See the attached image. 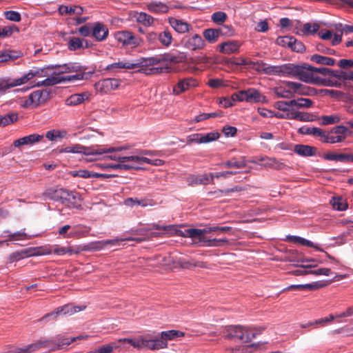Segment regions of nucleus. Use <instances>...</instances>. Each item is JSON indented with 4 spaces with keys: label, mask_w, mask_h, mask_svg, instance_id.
I'll return each instance as SVG.
<instances>
[{
    "label": "nucleus",
    "mask_w": 353,
    "mask_h": 353,
    "mask_svg": "<svg viewBox=\"0 0 353 353\" xmlns=\"http://www.w3.org/2000/svg\"><path fill=\"white\" fill-rule=\"evenodd\" d=\"M50 70L54 71L46 79L38 81L37 86H51L65 81L81 80L84 77L85 69L76 63H68L63 65H50Z\"/></svg>",
    "instance_id": "f257e3e1"
},
{
    "label": "nucleus",
    "mask_w": 353,
    "mask_h": 353,
    "mask_svg": "<svg viewBox=\"0 0 353 353\" xmlns=\"http://www.w3.org/2000/svg\"><path fill=\"white\" fill-rule=\"evenodd\" d=\"M49 70V66L43 68H33L19 78L0 79V92L25 84L34 77H48L50 75Z\"/></svg>",
    "instance_id": "f03ea898"
},
{
    "label": "nucleus",
    "mask_w": 353,
    "mask_h": 353,
    "mask_svg": "<svg viewBox=\"0 0 353 353\" xmlns=\"http://www.w3.org/2000/svg\"><path fill=\"white\" fill-rule=\"evenodd\" d=\"M208 233V228L204 229L190 228L185 230L184 232H183L182 236L193 239H198L203 245L208 247H219L223 243L228 242L227 239H208L205 236Z\"/></svg>",
    "instance_id": "7ed1b4c3"
},
{
    "label": "nucleus",
    "mask_w": 353,
    "mask_h": 353,
    "mask_svg": "<svg viewBox=\"0 0 353 353\" xmlns=\"http://www.w3.org/2000/svg\"><path fill=\"white\" fill-rule=\"evenodd\" d=\"M295 78L312 84H321L323 79L313 72V66L310 65H301L298 66Z\"/></svg>",
    "instance_id": "20e7f679"
},
{
    "label": "nucleus",
    "mask_w": 353,
    "mask_h": 353,
    "mask_svg": "<svg viewBox=\"0 0 353 353\" xmlns=\"http://www.w3.org/2000/svg\"><path fill=\"white\" fill-rule=\"evenodd\" d=\"M225 336L230 339H238L243 343H248L255 337V333L241 325H231L227 328Z\"/></svg>",
    "instance_id": "39448f33"
},
{
    "label": "nucleus",
    "mask_w": 353,
    "mask_h": 353,
    "mask_svg": "<svg viewBox=\"0 0 353 353\" xmlns=\"http://www.w3.org/2000/svg\"><path fill=\"white\" fill-rule=\"evenodd\" d=\"M119 150V148H114V147H110L108 148L91 149L77 144L73 146H68L65 148L64 149L62 150V152L66 153H82L86 156H93L101 155L103 154H106V152H112Z\"/></svg>",
    "instance_id": "423d86ee"
},
{
    "label": "nucleus",
    "mask_w": 353,
    "mask_h": 353,
    "mask_svg": "<svg viewBox=\"0 0 353 353\" xmlns=\"http://www.w3.org/2000/svg\"><path fill=\"white\" fill-rule=\"evenodd\" d=\"M85 306H74L72 304H67L61 307H59L53 312L48 313L43 316V321H48L49 320L56 319L59 316H70L78 312L82 311Z\"/></svg>",
    "instance_id": "0eeeda50"
},
{
    "label": "nucleus",
    "mask_w": 353,
    "mask_h": 353,
    "mask_svg": "<svg viewBox=\"0 0 353 353\" xmlns=\"http://www.w3.org/2000/svg\"><path fill=\"white\" fill-rule=\"evenodd\" d=\"M47 93L42 90H36L28 95V97H23L19 101V104L24 108H34L46 102Z\"/></svg>",
    "instance_id": "6e6552de"
},
{
    "label": "nucleus",
    "mask_w": 353,
    "mask_h": 353,
    "mask_svg": "<svg viewBox=\"0 0 353 353\" xmlns=\"http://www.w3.org/2000/svg\"><path fill=\"white\" fill-rule=\"evenodd\" d=\"M234 99L238 101H246L249 103H265L267 101L265 96L262 95L255 88H249L234 93Z\"/></svg>",
    "instance_id": "1a4fd4ad"
},
{
    "label": "nucleus",
    "mask_w": 353,
    "mask_h": 353,
    "mask_svg": "<svg viewBox=\"0 0 353 353\" xmlns=\"http://www.w3.org/2000/svg\"><path fill=\"white\" fill-rule=\"evenodd\" d=\"M83 336H77L72 338H66L63 336H57L52 339L43 340V341L48 342L45 348H48L51 351H56L57 350L63 349L66 347L68 345L71 344L73 341L77 339H82Z\"/></svg>",
    "instance_id": "9d476101"
},
{
    "label": "nucleus",
    "mask_w": 353,
    "mask_h": 353,
    "mask_svg": "<svg viewBox=\"0 0 353 353\" xmlns=\"http://www.w3.org/2000/svg\"><path fill=\"white\" fill-rule=\"evenodd\" d=\"M49 196L55 200L61 201L62 203H75L76 199L78 198L77 193L70 192L69 190L63 188L57 189L52 192H49Z\"/></svg>",
    "instance_id": "9b49d317"
},
{
    "label": "nucleus",
    "mask_w": 353,
    "mask_h": 353,
    "mask_svg": "<svg viewBox=\"0 0 353 353\" xmlns=\"http://www.w3.org/2000/svg\"><path fill=\"white\" fill-rule=\"evenodd\" d=\"M114 37L123 46L137 47L140 44V39L134 37L132 32L128 30L116 32Z\"/></svg>",
    "instance_id": "f8f14e48"
},
{
    "label": "nucleus",
    "mask_w": 353,
    "mask_h": 353,
    "mask_svg": "<svg viewBox=\"0 0 353 353\" xmlns=\"http://www.w3.org/2000/svg\"><path fill=\"white\" fill-rule=\"evenodd\" d=\"M199 85L198 81L193 77H187L181 79L177 83L174 85L172 93L174 95H179L191 88L197 87Z\"/></svg>",
    "instance_id": "ddd939ff"
},
{
    "label": "nucleus",
    "mask_w": 353,
    "mask_h": 353,
    "mask_svg": "<svg viewBox=\"0 0 353 353\" xmlns=\"http://www.w3.org/2000/svg\"><path fill=\"white\" fill-rule=\"evenodd\" d=\"M42 248H32L28 249H24L21 251H17L12 253L9 256V260L11 262L19 261L27 256H37V255H43V254H50L51 251L48 250L46 252H41Z\"/></svg>",
    "instance_id": "4468645a"
},
{
    "label": "nucleus",
    "mask_w": 353,
    "mask_h": 353,
    "mask_svg": "<svg viewBox=\"0 0 353 353\" xmlns=\"http://www.w3.org/2000/svg\"><path fill=\"white\" fill-rule=\"evenodd\" d=\"M182 43L185 48L192 51L201 50L205 46L204 40L198 34L185 37L182 39Z\"/></svg>",
    "instance_id": "2eb2a0df"
},
{
    "label": "nucleus",
    "mask_w": 353,
    "mask_h": 353,
    "mask_svg": "<svg viewBox=\"0 0 353 353\" xmlns=\"http://www.w3.org/2000/svg\"><path fill=\"white\" fill-rule=\"evenodd\" d=\"M274 117L279 119H295L300 121H312V115L307 112L296 111L278 112Z\"/></svg>",
    "instance_id": "dca6fc26"
},
{
    "label": "nucleus",
    "mask_w": 353,
    "mask_h": 353,
    "mask_svg": "<svg viewBox=\"0 0 353 353\" xmlns=\"http://www.w3.org/2000/svg\"><path fill=\"white\" fill-rule=\"evenodd\" d=\"M299 65L286 63L281 65H273L272 75L295 78Z\"/></svg>",
    "instance_id": "f3484780"
},
{
    "label": "nucleus",
    "mask_w": 353,
    "mask_h": 353,
    "mask_svg": "<svg viewBox=\"0 0 353 353\" xmlns=\"http://www.w3.org/2000/svg\"><path fill=\"white\" fill-rule=\"evenodd\" d=\"M120 81L117 79H105L95 83V89L102 93H108L119 88Z\"/></svg>",
    "instance_id": "a211bd4d"
},
{
    "label": "nucleus",
    "mask_w": 353,
    "mask_h": 353,
    "mask_svg": "<svg viewBox=\"0 0 353 353\" xmlns=\"http://www.w3.org/2000/svg\"><path fill=\"white\" fill-rule=\"evenodd\" d=\"M48 342L39 340L23 347H15L10 350L8 353H34L41 348H45Z\"/></svg>",
    "instance_id": "6ab92c4d"
},
{
    "label": "nucleus",
    "mask_w": 353,
    "mask_h": 353,
    "mask_svg": "<svg viewBox=\"0 0 353 353\" xmlns=\"http://www.w3.org/2000/svg\"><path fill=\"white\" fill-rule=\"evenodd\" d=\"M122 159H123V162L120 165L122 170H141L143 168L141 167L139 156H123Z\"/></svg>",
    "instance_id": "aec40b11"
},
{
    "label": "nucleus",
    "mask_w": 353,
    "mask_h": 353,
    "mask_svg": "<svg viewBox=\"0 0 353 353\" xmlns=\"http://www.w3.org/2000/svg\"><path fill=\"white\" fill-rule=\"evenodd\" d=\"M168 22L171 27L179 34H185L192 30V26L183 20L170 17Z\"/></svg>",
    "instance_id": "412c9836"
},
{
    "label": "nucleus",
    "mask_w": 353,
    "mask_h": 353,
    "mask_svg": "<svg viewBox=\"0 0 353 353\" xmlns=\"http://www.w3.org/2000/svg\"><path fill=\"white\" fill-rule=\"evenodd\" d=\"M43 138V135L38 134H32L28 136L23 137L14 141V147H20L21 145H33L40 142Z\"/></svg>",
    "instance_id": "4be33fe9"
},
{
    "label": "nucleus",
    "mask_w": 353,
    "mask_h": 353,
    "mask_svg": "<svg viewBox=\"0 0 353 353\" xmlns=\"http://www.w3.org/2000/svg\"><path fill=\"white\" fill-rule=\"evenodd\" d=\"M92 37L98 41L106 39L108 36V28L101 23H96L92 27Z\"/></svg>",
    "instance_id": "5701e85b"
},
{
    "label": "nucleus",
    "mask_w": 353,
    "mask_h": 353,
    "mask_svg": "<svg viewBox=\"0 0 353 353\" xmlns=\"http://www.w3.org/2000/svg\"><path fill=\"white\" fill-rule=\"evenodd\" d=\"M241 43L238 41H229L219 45V51L223 54H232L239 52Z\"/></svg>",
    "instance_id": "b1692460"
},
{
    "label": "nucleus",
    "mask_w": 353,
    "mask_h": 353,
    "mask_svg": "<svg viewBox=\"0 0 353 353\" xmlns=\"http://www.w3.org/2000/svg\"><path fill=\"white\" fill-rule=\"evenodd\" d=\"M187 182L189 185L212 183L210 174L191 175L187 178Z\"/></svg>",
    "instance_id": "393cba45"
},
{
    "label": "nucleus",
    "mask_w": 353,
    "mask_h": 353,
    "mask_svg": "<svg viewBox=\"0 0 353 353\" xmlns=\"http://www.w3.org/2000/svg\"><path fill=\"white\" fill-rule=\"evenodd\" d=\"M124 204L128 207H134L135 205H139L141 207H147L153 205V201L149 198L144 197L139 199L137 197L134 198H128L125 199Z\"/></svg>",
    "instance_id": "a878e982"
},
{
    "label": "nucleus",
    "mask_w": 353,
    "mask_h": 353,
    "mask_svg": "<svg viewBox=\"0 0 353 353\" xmlns=\"http://www.w3.org/2000/svg\"><path fill=\"white\" fill-rule=\"evenodd\" d=\"M249 68L253 69L259 72L272 75L273 73V65H268L262 61L250 63Z\"/></svg>",
    "instance_id": "bb28decb"
},
{
    "label": "nucleus",
    "mask_w": 353,
    "mask_h": 353,
    "mask_svg": "<svg viewBox=\"0 0 353 353\" xmlns=\"http://www.w3.org/2000/svg\"><path fill=\"white\" fill-rule=\"evenodd\" d=\"M146 8L150 12L162 14L168 12L170 7L161 1H154L146 4Z\"/></svg>",
    "instance_id": "cd10ccee"
},
{
    "label": "nucleus",
    "mask_w": 353,
    "mask_h": 353,
    "mask_svg": "<svg viewBox=\"0 0 353 353\" xmlns=\"http://www.w3.org/2000/svg\"><path fill=\"white\" fill-rule=\"evenodd\" d=\"M143 348L152 350L165 348L168 345V344L165 343L163 340H161V339H146L143 338Z\"/></svg>",
    "instance_id": "c85d7f7f"
},
{
    "label": "nucleus",
    "mask_w": 353,
    "mask_h": 353,
    "mask_svg": "<svg viewBox=\"0 0 353 353\" xmlns=\"http://www.w3.org/2000/svg\"><path fill=\"white\" fill-rule=\"evenodd\" d=\"M294 151L301 157H312L315 154L316 148L307 145L297 144L294 146Z\"/></svg>",
    "instance_id": "c756f323"
},
{
    "label": "nucleus",
    "mask_w": 353,
    "mask_h": 353,
    "mask_svg": "<svg viewBox=\"0 0 353 353\" xmlns=\"http://www.w3.org/2000/svg\"><path fill=\"white\" fill-rule=\"evenodd\" d=\"M167 59L163 57H151L148 58H141L137 60V68L141 66H149L159 64Z\"/></svg>",
    "instance_id": "7c9ffc66"
},
{
    "label": "nucleus",
    "mask_w": 353,
    "mask_h": 353,
    "mask_svg": "<svg viewBox=\"0 0 353 353\" xmlns=\"http://www.w3.org/2000/svg\"><path fill=\"white\" fill-rule=\"evenodd\" d=\"M135 21L144 26L148 27L153 25L154 19L146 12H136L134 15Z\"/></svg>",
    "instance_id": "2f4dec72"
},
{
    "label": "nucleus",
    "mask_w": 353,
    "mask_h": 353,
    "mask_svg": "<svg viewBox=\"0 0 353 353\" xmlns=\"http://www.w3.org/2000/svg\"><path fill=\"white\" fill-rule=\"evenodd\" d=\"M68 48L71 51H74L83 48H88V42L86 40L78 37H72L68 43Z\"/></svg>",
    "instance_id": "473e14b6"
},
{
    "label": "nucleus",
    "mask_w": 353,
    "mask_h": 353,
    "mask_svg": "<svg viewBox=\"0 0 353 353\" xmlns=\"http://www.w3.org/2000/svg\"><path fill=\"white\" fill-rule=\"evenodd\" d=\"M259 161H263V163L262 164L263 166L265 168H270L276 170H281L285 167V165L283 163L278 161L275 158L272 157H262L259 159Z\"/></svg>",
    "instance_id": "72a5a7b5"
},
{
    "label": "nucleus",
    "mask_w": 353,
    "mask_h": 353,
    "mask_svg": "<svg viewBox=\"0 0 353 353\" xmlns=\"http://www.w3.org/2000/svg\"><path fill=\"white\" fill-rule=\"evenodd\" d=\"M137 68V61L136 62H123L119 61L117 63H113L107 66V69L108 70L117 71L118 69L126 68V69H134Z\"/></svg>",
    "instance_id": "f704fd0d"
},
{
    "label": "nucleus",
    "mask_w": 353,
    "mask_h": 353,
    "mask_svg": "<svg viewBox=\"0 0 353 353\" xmlns=\"http://www.w3.org/2000/svg\"><path fill=\"white\" fill-rule=\"evenodd\" d=\"M125 241H134L137 243H140L143 241V238H135V237H131V236H128V237H124V238H115L113 239L102 241L101 242V243L103 245H119L121 242Z\"/></svg>",
    "instance_id": "c9c22d12"
},
{
    "label": "nucleus",
    "mask_w": 353,
    "mask_h": 353,
    "mask_svg": "<svg viewBox=\"0 0 353 353\" xmlns=\"http://www.w3.org/2000/svg\"><path fill=\"white\" fill-rule=\"evenodd\" d=\"M22 53L18 51L8 50L0 52V63L6 62L8 61H14L21 57Z\"/></svg>",
    "instance_id": "e433bc0d"
},
{
    "label": "nucleus",
    "mask_w": 353,
    "mask_h": 353,
    "mask_svg": "<svg viewBox=\"0 0 353 353\" xmlns=\"http://www.w3.org/2000/svg\"><path fill=\"white\" fill-rule=\"evenodd\" d=\"M59 12L61 15L73 14L80 15L83 13V8H81L80 6H74L68 7L67 6H61L59 8Z\"/></svg>",
    "instance_id": "4c0bfd02"
},
{
    "label": "nucleus",
    "mask_w": 353,
    "mask_h": 353,
    "mask_svg": "<svg viewBox=\"0 0 353 353\" xmlns=\"http://www.w3.org/2000/svg\"><path fill=\"white\" fill-rule=\"evenodd\" d=\"M184 336V333L178 330H171L162 332L161 333V340H163L167 343V341L173 340L174 339Z\"/></svg>",
    "instance_id": "58836bf2"
},
{
    "label": "nucleus",
    "mask_w": 353,
    "mask_h": 353,
    "mask_svg": "<svg viewBox=\"0 0 353 353\" xmlns=\"http://www.w3.org/2000/svg\"><path fill=\"white\" fill-rule=\"evenodd\" d=\"M8 234L6 236L8 237V241H22L26 239H31L35 235H28L24 232V230L17 231L14 233L8 232Z\"/></svg>",
    "instance_id": "ea45409f"
},
{
    "label": "nucleus",
    "mask_w": 353,
    "mask_h": 353,
    "mask_svg": "<svg viewBox=\"0 0 353 353\" xmlns=\"http://www.w3.org/2000/svg\"><path fill=\"white\" fill-rule=\"evenodd\" d=\"M310 60L319 64L325 65H334L335 60L332 58L321 56L319 54H314L310 57Z\"/></svg>",
    "instance_id": "a19ab883"
},
{
    "label": "nucleus",
    "mask_w": 353,
    "mask_h": 353,
    "mask_svg": "<svg viewBox=\"0 0 353 353\" xmlns=\"http://www.w3.org/2000/svg\"><path fill=\"white\" fill-rule=\"evenodd\" d=\"M172 36L170 31L164 30L159 34V41L160 43L164 47H169L172 42Z\"/></svg>",
    "instance_id": "79ce46f5"
},
{
    "label": "nucleus",
    "mask_w": 353,
    "mask_h": 353,
    "mask_svg": "<svg viewBox=\"0 0 353 353\" xmlns=\"http://www.w3.org/2000/svg\"><path fill=\"white\" fill-rule=\"evenodd\" d=\"M222 167L243 168L246 166V162L243 159H232L221 163Z\"/></svg>",
    "instance_id": "37998d69"
},
{
    "label": "nucleus",
    "mask_w": 353,
    "mask_h": 353,
    "mask_svg": "<svg viewBox=\"0 0 353 353\" xmlns=\"http://www.w3.org/2000/svg\"><path fill=\"white\" fill-rule=\"evenodd\" d=\"M85 96L84 93L72 94L66 99L65 103L70 106L79 105L84 101Z\"/></svg>",
    "instance_id": "c03bdc74"
},
{
    "label": "nucleus",
    "mask_w": 353,
    "mask_h": 353,
    "mask_svg": "<svg viewBox=\"0 0 353 353\" xmlns=\"http://www.w3.org/2000/svg\"><path fill=\"white\" fill-rule=\"evenodd\" d=\"M67 136V132L64 130L61 131L59 130H52L46 132V138L52 141H57V139L65 138Z\"/></svg>",
    "instance_id": "a18cd8bd"
},
{
    "label": "nucleus",
    "mask_w": 353,
    "mask_h": 353,
    "mask_svg": "<svg viewBox=\"0 0 353 353\" xmlns=\"http://www.w3.org/2000/svg\"><path fill=\"white\" fill-rule=\"evenodd\" d=\"M334 209L343 211L347 208V204L346 201L341 197H333L330 201Z\"/></svg>",
    "instance_id": "49530a36"
},
{
    "label": "nucleus",
    "mask_w": 353,
    "mask_h": 353,
    "mask_svg": "<svg viewBox=\"0 0 353 353\" xmlns=\"http://www.w3.org/2000/svg\"><path fill=\"white\" fill-rule=\"evenodd\" d=\"M219 31L216 29H207L203 32L205 39L210 43H214L219 37Z\"/></svg>",
    "instance_id": "de8ad7c7"
},
{
    "label": "nucleus",
    "mask_w": 353,
    "mask_h": 353,
    "mask_svg": "<svg viewBox=\"0 0 353 353\" xmlns=\"http://www.w3.org/2000/svg\"><path fill=\"white\" fill-rule=\"evenodd\" d=\"M290 103L293 104L294 107L307 108L312 106V101L307 98H299L291 100Z\"/></svg>",
    "instance_id": "09e8293b"
},
{
    "label": "nucleus",
    "mask_w": 353,
    "mask_h": 353,
    "mask_svg": "<svg viewBox=\"0 0 353 353\" xmlns=\"http://www.w3.org/2000/svg\"><path fill=\"white\" fill-rule=\"evenodd\" d=\"M243 190V188L240 186H235L232 188H228V189H225V190H217L214 192H209L208 194L209 195H214L216 197H219L223 195H226L230 192H240V191H242Z\"/></svg>",
    "instance_id": "8fccbe9b"
},
{
    "label": "nucleus",
    "mask_w": 353,
    "mask_h": 353,
    "mask_svg": "<svg viewBox=\"0 0 353 353\" xmlns=\"http://www.w3.org/2000/svg\"><path fill=\"white\" fill-rule=\"evenodd\" d=\"M274 107L278 109L280 112H288V111H296L293 104L290 103V101H277L274 104Z\"/></svg>",
    "instance_id": "3c124183"
},
{
    "label": "nucleus",
    "mask_w": 353,
    "mask_h": 353,
    "mask_svg": "<svg viewBox=\"0 0 353 353\" xmlns=\"http://www.w3.org/2000/svg\"><path fill=\"white\" fill-rule=\"evenodd\" d=\"M18 119L17 114L12 113L4 116L0 115V125L6 126L10 123H14Z\"/></svg>",
    "instance_id": "603ef678"
},
{
    "label": "nucleus",
    "mask_w": 353,
    "mask_h": 353,
    "mask_svg": "<svg viewBox=\"0 0 353 353\" xmlns=\"http://www.w3.org/2000/svg\"><path fill=\"white\" fill-rule=\"evenodd\" d=\"M323 158L327 161L345 162L346 154H335L333 152H327L324 154Z\"/></svg>",
    "instance_id": "864d4df0"
},
{
    "label": "nucleus",
    "mask_w": 353,
    "mask_h": 353,
    "mask_svg": "<svg viewBox=\"0 0 353 353\" xmlns=\"http://www.w3.org/2000/svg\"><path fill=\"white\" fill-rule=\"evenodd\" d=\"M341 118L338 114L325 115L321 117V123L323 125H330L339 123Z\"/></svg>",
    "instance_id": "5fc2aeb1"
},
{
    "label": "nucleus",
    "mask_w": 353,
    "mask_h": 353,
    "mask_svg": "<svg viewBox=\"0 0 353 353\" xmlns=\"http://www.w3.org/2000/svg\"><path fill=\"white\" fill-rule=\"evenodd\" d=\"M219 133L217 132H211L207 134L201 133V142L202 143H208L214 141L219 138Z\"/></svg>",
    "instance_id": "6e6d98bb"
},
{
    "label": "nucleus",
    "mask_w": 353,
    "mask_h": 353,
    "mask_svg": "<svg viewBox=\"0 0 353 353\" xmlns=\"http://www.w3.org/2000/svg\"><path fill=\"white\" fill-rule=\"evenodd\" d=\"M315 266L313 264H303L300 265L299 268L296 270L294 273L296 275L312 274V268Z\"/></svg>",
    "instance_id": "4d7b16f0"
},
{
    "label": "nucleus",
    "mask_w": 353,
    "mask_h": 353,
    "mask_svg": "<svg viewBox=\"0 0 353 353\" xmlns=\"http://www.w3.org/2000/svg\"><path fill=\"white\" fill-rule=\"evenodd\" d=\"M276 94L281 98L290 99L292 98V94L289 90V88L284 84L283 86H280L275 89Z\"/></svg>",
    "instance_id": "13d9d810"
},
{
    "label": "nucleus",
    "mask_w": 353,
    "mask_h": 353,
    "mask_svg": "<svg viewBox=\"0 0 353 353\" xmlns=\"http://www.w3.org/2000/svg\"><path fill=\"white\" fill-rule=\"evenodd\" d=\"M290 240L294 243H299L302 245H305L307 247L315 248L316 245L310 241L305 239L303 237L297 236H292L290 237Z\"/></svg>",
    "instance_id": "bf43d9fd"
},
{
    "label": "nucleus",
    "mask_w": 353,
    "mask_h": 353,
    "mask_svg": "<svg viewBox=\"0 0 353 353\" xmlns=\"http://www.w3.org/2000/svg\"><path fill=\"white\" fill-rule=\"evenodd\" d=\"M92 27L88 25H85L79 28L78 29H76L75 31L73 32V33L79 34L82 37H87L90 36L91 34L92 35Z\"/></svg>",
    "instance_id": "052dcab7"
},
{
    "label": "nucleus",
    "mask_w": 353,
    "mask_h": 353,
    "mask_svg": "<svg viewBox=\"0 0 353 353\" xmlns=\"http://www.w3.org/2000/svg\"><path fill=\"white\" fill-rule=\"evenodd\" d=\"M14 32H19V28L16 26H5L0 28V37H5L10 36Z\"/></svg>",
    "instance_id": "680f3d73"
},
{
    "label": "nucleus",
    "mask_w": 353,
    "mask_h": 353,
    "mask_svg": "<svg viewBox=\"0 0 353 353\" xmlns=\"http://www.w3.org/2000/svg\"><path fill=\"white\" fill-rule=\"evenodd\" d=\"M4 15L6 19L11 21L19 22L21 19V14L17 11H6Z\"/></svg>",
    "instance_id": "e2e57ef3"
},
{
    "label": "nucleus",
    "mask_w": 353,
    "mask_h": 353,
    "mask_svg": "<svg viewBox=\"0 0 353 353\" xmlns=\"http://www.w3.org/2000/svg\"><path fill=\"white\" fill-rule=\"evenodd\" d=\"M314 92V89L299 83L297 95L310 96Z\"/></svg>",
    "instance_id": "0e129e2a"
},
{
    "label": "nucleus",
    "mask_w": 353,
    "mask_h": 353,
    "mask_svg": "<svg viewBox=\"0 0 353 353\" xmlns=\"http://www.w3.org/2000/svg\"><path fill=\"white\" fill-rule=\"evenodd\" d=\"M290 48L293 51L297 52H303L305 50L303 43L299 41H297L294 37H292V45Z\"/></svg>",
    "instance_id": "69168bd1"
},
{
    "label": "nucleus",
    "mask_w": 353,
    "mask_h": 353,
    "mask_svg": "<svg viewBox=\"0 0 353 353\" xmlns=\"http://www.w3.org/2000/svg\"><path fill=\"white\" fill-rule=\"evenodd\" d=\"M319 28H320L319 25L316 23H306L303 25V31L305 33L314 34L319 30Z\"/></svg>",
    "instance_id": "338daca9"
},
{
    "label": "nucleus",
    "mask_w": 353,
    "mask_h": 353,
    "mask_svg": "<svg viewBox=\"0 0 353 353\" xmlns=\"http://www.w3.org/2000/svg\"><path fill=\"white\" fill-rule=\"evenodd\" d=\"M226 18H227L226 14L225 12H221V11L214 12L212 15V21L216 23H223L226 20Z\"/></svg>",
    "instance_id": "774afa93"
}]
</instances>
